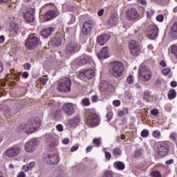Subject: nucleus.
Listing matches in <instances>:
<instances>
[{
  "mask_svg": "<svg viewBox=\"0 0 177 177\" xmlns=\"http://www.w3.org/2000/svg\"><path fill=\"white\" fill-rule=\"evenodd\" d=\"M124 71L125 66L121 61H113L111 63L110 73L114 78H122Z\"/></svg>",
  "mask_w": 177,
  "mask_h": 177,
  "instance_id": "1",
  "label": "nucleus"
},
{
  "mask_svg": "<svg viewBox=\"0 0 177 177\" xmlns=\"http://www.w3.org/2000/svg\"><path fill=\"white\" fill-rule=\"evenodd\" d=\"M168 153H169V142L163 141L156 147L155 157L156 158H163V157L168 156Z\"/></svg>",
  "mask_w": 177,
  "mask_h": 177,
  "instance_id": "2",
  "label": "nucleus"
},
{
  "mask_svg": "<svg viewBox=\"0 0 177 177\" xmlns=\"http://www.w3.org/2000/svg\"><path fill=\"white\" fill-rule=\"evenodd\" d=\"M124 16L129 21H138L142 19V15L138 12L135 8H130L126 10Z\"/></svg>",
  "mask_w": 177,
  "mask_h": 177,
  "instance_id": "3",
  "label": "nucleus"
},
{
  "mask_svg": "<svg viewBox=\"0 0 177 177\" xmlns=\"http://www.w3.org/2000/svg\"><path fill=\"white\" fill-rule=\"evenodd\" d=\"M138 77L144 82H147L149 80H151L153 73L145 65H142L139 68Z\"/></svg>",
  "mask_w": 177,
  "mask_h": 177,
  "instance_id": "4",
  "label": "nucleus"
},
{
  "mask_svg": "<svg viewBox=\"0 0 177 177\" xmlns=\"http://www.w3.org/2000/svg\"><path fill=\"white\" fill-rule=\"evenodd\" d=\"M21 153V147L19 145H15L10 147L3 153V156H6L8 158H13L20 156Z\"/></svg>",
  "mask_w": 177,
  "mask_h": 177,
  "instance_id": "5",
  "label": "nucleus"
},
{
  "mask_svg": "<svg viewBox=\"0 0 177 177\" xmlns=\"http://www.w3.org/2000/svg\"><path fill=\"white\" fill-rule=\"evenodd\" d=\"M41 124H39V122L36 121L35 119L32 118L24 124L23 129L26 133H32L34 129L39 128Z\"/></svg>",
  "mask_w": 177,
  "mask_h": 177,
  "instance_id": "6",
  "label": "nucleus"
},
{
  "mask_svg": "<svg viewBox=\"0 0 177 177\" xmlns=\"http://www.w3.org/2000/svg\"><path fill=\"white\" fill-rule=\"evenodd\" d=\"M59 92L67 93L71 91V80L68 77L62 79V82H59L57 88Z\"/></svg>",
  "mask_w": 177,
  "mask_h": 177,
  "instance_id": "7",
  "label": "nucleus"
},
{
  "mask_svg": "<svg viewBox=\"0 0 177 177\" xmlns=\"http://www.w3.org/2000/svg\"><path fill=\"white\" fill-rule=\"evenodd\" d=\"M0 109L3 111V114L6 115L7 118H9L10 115L13 114H17L20 109L18 108L17 106H14L12 108L10 107V105L2 104L0 106Z\"/></svg>",
  "mask_w": 177,
  "mask_h": 177,
  "instance_id": "8",
  "label": "nucleus"
},
{
  "mask_svg": "<svg viewBox=\"0 0 177 177\" xmlns=\"http://www.w3.org/2000/svg\"><path fill=\"white\" fill-rule=\"evenodd\" d=\"M41 44V40L35 36L34 34L29 35L26 42V46L28 49H35Z\"/></svg>",
  "mask_w": 177,
  "mask_h": 177,
  "instance_id": "9",
  "label": "nucleus"
},
{
  "mask_svg": "<svg viewBox=\"0 0 177 177\" xmlns=\"http://www.w3.org/2000/svg\"><path fill=\"white\" fill-rule=\"evenodd\" d=\"M100 116L97 113H91L86 118V125L93 128L100 125Z\"/></svg>",
  "mask_w": 177,
  "mask_h": 177,
  "instance_id": "10",
  "label": "nucleus"
},
{
  "mask_svg": "<svg viewBox=\"0 0 177 177\" xmlns=\"http://www.w3.org/2000/svg\"><path fill=\"white\" fill-rule=\"evenodd\" d=\"M93 27H95V22L93 20H87L84 22L82 25V35H89L91 32H92V30H93Z\"/></svg>",
  "mask_w": 177,
  "mask_h": 177,
  "instance_id": "11",
  "label": "nucleus"
},
{
  "mask_svg": "<svg viewBox=\"0 0 177 177\" xmlns=\"http://www.w3.org/2000/svg\"><path fill=\"white\" fill-rule=\"evenodd\" d=\"M38 145H39V140L32 138L25 144L24 149L26 153H34Z\"/></svg>",
  "mask_w": 177,
  "mask_h": 177,
  "instance_id": "12",
  "label": "nucleus"
},
{
  "mask_svg": "<svg viewBox=\"0 0 177 177\" xmlns=\"http://www.w3.org/2000/svg\"><path fill=\"white\" fill-rule=\"evenodd\" d=\"M44 161L48 165H55L59 162V156L53 152H50L44 156Z\"/></svg>",
  "mask_w": 177,
  "mask_h": 177,
  "instance_id": "13",
  "label": "nucleus"
},
{
  "mask_svg": "<svg viewBox=\"0 0 177 177\" xmlns=\"http://www.w3.org/2000/svg\"><path fill=\"white\" fill-rule=\"evenodd\" d=\"M129 48L133 56H139L140 54V45L136 40H131L129 43Z\"/></svg>",
  "mask_w": 177,
  "mask_h": 177,
  "instance_id": "14",
  "label": "nucleus"
},
{
  "mask_svg": "<svg viewBox=\"0 0 177 177\" xmlns=\"http://www.w3.org/2000/svg\"><path fill=\"white\" fill-rule=\"evenodd\" d=\"M35 9L32 8H29L28 10L23 12V16L24 20L27 23H34V20H35Z\"/></svg>",
  "mask_w": 177,
  "mask_h": 177,
  "instance_id": "15",
  "label": "nucleus"
},
{
  "mask_svg": "<svg viewBox=\"0 0 177 177\" xmlns=\"http://www.w3.org/2000/svg\"><path fill=\"white\" fill-rule=\"evenodd\" d=\"M158 27L156 25H150L147 29V35L149 39H156L158 37Z\"/></svg>",
  "mask_w": 177,
  "mask_h": 177,
  "instance_id": "16",
  "label": "nucleus"
},
{
  "mask_svg": "<svg viewBox=\"0 0 177 177\" xmlns=\"http://www.w3.org/2000/svg\"><path fill=\"white\" fill-rule=\"evenodd\" d=\"M75 104L71 102L64 103L62 106V110L66 115H73L75 113Z\"/></svg>",
  "mask_w": 177,
  "mask_h": 177,
  "instance_id": "17",
  "label": "nucleus"
},
{
  "mask_svg": "<svg viewBox=\"0 0 177 177\" xmlns=\"http://www.w3.org/2000/svg\"><path fill=\"white\" fill-rule=\"evenodd\" d=\"M80 46L75 41H71V43L66 45L65 48V52L66 55H73V53H75V52H78L80 50Z\"/></svg>",
  "mask_w": 177,
  "mask_h": 177,
  "instance_id": "18",
  "label": "nucleus"
},
{
  "mask_svg": "<svg viewBox=\"0 0 177 177\" xmlns=\"http://www.w3.org/2000/svg\"><path fill=\"white\" fill-rule=\"evenodd\" d=\"M97 57L100 59V60L110 57V53H109V47L108 46L103 47L101 51L97 53Z\"/></svg>",
  "mask_w": 177,
  "mask_h": 177,
  "instance_id": "19",
  "label": "nucleus"
},
{
  "mask_svg": "<svg viewBox=\"0 0 177 177\" xmlns=\"http://www.w3.org/2000/svg\"><path fill=\"white\" fill-rule=\"evenodd\" d=\"M111 36L109 34H102L101 35L97 36V41L99 45L103 46L110 39Z\"/></svg>",
  "mask_w": 177,
  "mask_h": 177,
  "instance_id": "20",
  "label": "nucleus"
},
{
  "mask_svg": "<svg viewBox=\"0 0 177 177\" xmlns=\"http://www.w3.org/2000/svg\"><path fill=\"white\" fill-rule=\"evenodd\" d=\"M79 61L80 62V64H82L83 66L85 64H90V63L93 62V59H92V57L85 54L82 55L80 57Z\"/></svg>",
  "mask_w": 177,
  "mask_h": 177,
  "instance_id": "21",
  "label": "nucleus"
},
{
  "mask_svg": "<svg viewBox=\"0 0 177 177\" xmlns=\"http://www.w3.org/2000/svg\"><path fill=\"white\" fill-rule=\"evenodd\" d=\"M93 69H86L80 73V77H83V78H87L88 80H91L93 78Z\"/></svg>",
  "mask_w": 177,
  "mask_h": 177,
  "instance_id": "22",
  "label": "nucleus"
},
{
  "mask_svg": "<svg viewBox=\"0 0 177 177\" xmlns=\"http://www.w3.org/2000/svg\"><path fill=\"white\" fill-rule=\"evenodd\" d=\"M55 31V28L49 27L47 28H44L41 31V35L43 38H49L52 33Z\"/></svg>",
  "mask_w": 177,
  "mask_h": 177,
  "instance_id": "23",
  "label": "nucleus"
},
{
  "mask_svg": "<svg viewBox=\"0 0 177 177\" xmlns=\"http://www.w3.org/2000/svg\"><path fill=\"white\" fill-rule=\"evenodd\" d=\"M56 15H57V12L56 10H48L44 15V19L46 21H49V20H52L53 17H56Z\"/></svg>",
  "mask_w": 177,
  "mask_h": 177,
  "instance_id": "24",
  "label": "nucleus"
},
{
  "mask_svg": "<svg viewBox=\"0 0 177 177\" xmlns=\"http://www.w3.org/2000/svg\"><path fill=\"white\" fill-rule=\"evenodd\" d=\"M19 76L20 74L13 69H11L10 73L7 74V78L9 80H19Z\"/></svg>",
  "mask_w": 177,
  "mask_h": 177,
  "instance_id": "25",
  "label": "nucleus"
},
{
  "mask_svg": "<svg viewBox=\"0 0 177 177\" xmlns=\"http://www.w3.org/2000/svg\"><path fill=\"white\" fill-rule=\"evenodd\" d=\"M19 24L16 22H11L10 24L9 31L13 34H17L19 32Z\"/></svg>",
  "mask_w": 177,
  "mask_h": 177,
  "instance_id": "26",
  "label": "nucleus"
},
{
  "mask_svg": "<svg viewBox=\"0 0 177 177\" xmlns=\"http://www.w3.org/2000/svg\"><path fill=\"white\" fill-rule=\"evenodd\" d=\"M45 138L47 139V143H50V146H56L57 145V140L50 134H46Z\"/></svg>",
  "mask_w": 177,
  "mask_h": 177,
  "instance_id": "27",
  "label": "nucleus"
},
{
  "mask_svg": "<svg viewBox=\"0 0 177 177\" xmlns=\"http://www.w3.org/2000/svg\"><path fill=\"white\" fill-rule=\"evenodd\" d=\"M80 122H81V118H80V115H76L69 120V124L72 127H77Z\"/></svg>",
  "mask_w": 177,
  "mask_h": 177,
  "instance_id": "28",
  "label": "nucleus"
},
{
  "mask_svg": "<svg viewBox=\"0 0 177 177\" xmlns=\"http://www.w3.org/2000/svg\"><path fill=\"white\" fill-rule=\"evenodd\" d=\"M51 44L55 48L60 46L62 45V38L56 36L51 39Z\"/></svg>",
  "mask_w": 177,
  "mask_h": 177,
  "instance_id": "29",
  "label": "nucleus"
},
{
  "mask_svg": "<svg viewBox=\"0 0 177 177\" xmlns=\"http://www.w3.org/2000/svg\"><path fill=\"white\" fill-rule=\"evenodd\" d=\"M112 155L114 158H120L122 156V150L120 147H116L113 149Z\"/></svg>",
  "mask_w": 177,
  "mask_h": 177,
  "instance_id": "30",
  "label": "nucleus"
},
{
  "mask_svg": "<svg viewBox=\"0 0 177 177\" xmlns=\"http://www.w3.org/2000/svg\"><path fill=\"white\" fill-rule=\"evenodd\" d=\"M113 167L116 169H118V171H122L125 169V164L121 161H116L113 164Z\"/></svg>",
  "mask_w": 177,
  "mask_h": 177,
  "instance_id": "31",
  "label": "nucleus"
},
{
  "mask_svg": "<svg viewBox=\"0 0 177 177\" xmlns=\"http://www.w3.org/2000/svg\"><path fill=\"white\" fill-rule=\"evenodd\" d=\"M169 100H174L176 97V91L174 88H171L167 93Z\"/></svg>",
  "mask_w": 177,
  "mask_h": 177,
  "instance_id": "32",
  "label": "nucleus"
},
{
  "mask_svg": "<svg viewBox=\"0 0 177 177\" xmlns=\"http://www.w3.org/2000/svg\"><path fill=\"white\" fill-rule=\"evenodd\" d=\"M171 32L173 37H174V38H177V23H174L172 25L171 29Z\"/></svg>",
  "mask_w": 177,
  "mask_h": 177,
  "instance_id": "33",
  "label": "nucleus"
},
{
  "mask_svg": "<svg viewBox=\"0 0 177 177\" xmlns=\"http://www.w3.org/2000/svg\"><path fill=\"white\" fill-rule=\"evenodd\" d=\"M128 113H129V110L126 107L124 108L122 111H120L118 113V115L119 117H124V115H125V114H128Z\"/></svg>",
  "mask_w": 177,
  "mask_h": 177,
  "instance_id": "34",
  "label": "nucleus"
},
{
  "mask_svg": "<svg viewBox=\"0 0 177 177\" xmlns=\"http://www.w3.org/2000/svg\"><path fill=\"white\" fill-rule=\"evenodd\" d=\"M152 136L155 139H160V138H161V132H160L158 130H154L152 132Z\"/></svg>",
  "mask_w": 177,
  "mask_h": 177,
  "instance_id": "35",
  "label": "nucleus"
},
{
  "mask_svg": "<svg viewBox=\"0 0 177 177\" xmlns=\"http://www.w3.org/2000/svg\"><path fill=\"white\" fill-rule=\"evenodd\" d=\"M154 10L152 9H148L147 11H146V15L147 19H151V17L154 15Z\"/></svg>",
  "mask_w": 177,
  "mask_h": 177,
  "instance_id": "36",
  "label": "nucleus"
},
{
  "mask_svg": "<svg viewBox=\"0 0 177 177\" xmlns=\"http://www.w3.org/2000/svg\"><path fill=\"white\" fill-rule=\"evenodd\" d=\"M102 177H114V173L110 170H106L104 173V175Z\"/></svg>",
  "mask_w": 177,
  "mask_h": 177,
  "instance_id": "37",
  "label": "nucleus"
},
{
  "mask_svg": "<svg viewBox=\"0 0 177 177\" xmlns=\"http://www.w3.org/2000/svg\"><path fill=\"white\" fill-rule=\"evenodd\" d=\"M142 153L143 149H136L134 152V157H136L138 158V157H140Z\"/></svg>",
  "mask_w": 177,
  "mask_h": 177,
  "instance_id": "38",
  "label": "nucleus"
},
{
  "mask_svg": "<svg viewBox=\"0 0 177 177\" xmlns=\"http://www.w3.org/2000/svg\"><path fill=\"white\" fill-rule=\"evenodd\" d=\"M101 139L100 138H94L93 140V143L97 146V147H99L100 145H102V142H100Z\"/></svg>",
  "mask_w": 177,
  "mask_h": 177,
  "instance_id": "39",
  "label": "nucleus"
},
{
  "mask_svg": "<svg viewBox=\"0 0 177 177\" xmlns=\"http://www.w3.org/2000/svg\"><path fill=\"white\" fill-rule=\"evenodd\" d=\"M152 177H162L161 173L158 171H153L151 172Z\"/></svg>",
  "mask_w": 177,
  "mask_h": 177,
  "instance_id": "40",
  "label": "nucleus"
},
{
  "mask_svg": "<svg viewBox=\"0 0 177 177\" xmlns=\"http://www.w3.org/2000/svg\"><path fill=\"white\" fill-rule=\"evenodd\" d=\"M113 113L111 111H109L106 113V118H107L108 122H109V121H111V120H113Z\"/></svg>",
  "mask_w": 177,
  "mask_h": 177,
  "instance_id": "41",
  "label": "nucleus"
},
{
  "mask_svg": "<svg viewBox=\"0 0 177 177\" xmlns=\"http://www.w3.org/2000/svg\"><path fill=\"white\" fill-rule=\"evenodd\" d=\"M142 97L144 100H148V99H150V93L149 91H145Z\"/></svg>",
  "mask_w": 177,
  "mask_h": 177,
  "instance_id": "42",
  "label": "nucleus"
},
{
  "mask_svg": "<svg viewBox=\"0 0 177 177\" xmlns=\"http://www.w3.org/2000/svg\"><path fill=\"white\" fill-rule=\"evenodd\" d=\"M141 136L142 138H147L149 136V130L147 129H144L141 132Z\"/></svg>",
  "mask_w": 177,
  "mask_h": 177,
  "instance_id": "43",
  "label": "nucleus"
},
{
  "mask_svg": "<svg viewBox=\"0 0 177 177\" xmlns=\"http://www.w3.org/2000/svg\"><path fill=\"white\" fill-rule=\"evenodd\" d=\"M48 77L47 76H43L42 77L40 78V82L43 84L45 85L46 82H48Z\"/></svg>",
  "mask_w": 177,
  "mask_h": 177,
  "instance_id": "44",
  "label": "nucleus"
},
{
  "mask_svg": "<svg viewBox=\"0 0 177 177\" xmlns=\"http://www.w3.org/2000/svg\"><path fill=\"white\" fill-rule=\"evenodd\" d=\"M169 73H171V69L169 68H164L162 71V74H163L164 75H168V74H169Z\"/></svg>",
  "mask_w": 177,
  "mask_h": 177,
  "instance_id": "45",
  "label": "nucleus"
},
{
  "mask_svg": "<svg viewBox=\"0 0 177 177\" xmlns=\"http://www.w3.org/2000/svg\"><path fill=\"white\" fill-rule=\"evenodd\" d=\"M104 153H105V158H106V160H108V161H110L111 158V153L106 150H104Z\"/></svg>",
  "mask_w": 177,
  "mask_h": 177,
  "instance_id": "46",
  "label": "nucleus"
},
{
  "mask_svg": "<svg viewBox=\"0 0 177 177\" xmlns=\"http://www.w3.org/2000/svg\"><path fill=\"white\" fill-rule=\"evenodd\" d=\"M82 103H83L85 106H89V104H91V102L88 98L83 99Z\"/></svg>",
  "mask_w": 177,
  "mask_h": 177,
  "instance_id": "47",
  "label": "nucleus"
},
{
  "mask_svg": "<svg viewBox=\"0 0 177 177\" xmlns=\"http://www.w3.org/2000/svg\"><path fill=\"white\" fill-rule=\"evenodd\" d=\"M80 147V145L78 144H75V145H73L71 148V151H77V150H78Z\"/></svg>",
  "mask_w": 177,
  "mask_h": 177,
  "instance_id": "48",
  "label": "nucleus"
},
{
  "mask_svg": "<svg viewBox=\"0 0 177 177\" xmlns=\"http://www.w3.org/2000/svg\"><path fill=\"white\" fill-rule=\"evenodd\" d=\"M156 20L160 23L164 21V15H160L156 17Z\"/></svg>",
  "mask_w": 177,
  "mask_h": 177,
  "instance_id": "49",
  "label": "nucleus"
},
{
  "mask_svg": "<svg viewBox=\"0 0 177 177\" xmlns=\"http://www.w3.org/2000/svg\"><path fill=\"white\" fill-rule=\"evenodd\" d=\"M151 114L152 115H158V114H160V112H158V109H153L152 111H151Z\"/></svg>",
  "mask_w": 177,
  "mask_h": 177,
  "instance_id": "50",
  "label": "nucleus"
},
{
  "mask_svg": "<svg viewBox=\"0 0 177 177\" xmlns=\"http://www.w3.org/2000/svg\"><path fill=\"white\" fill-rule=\"evenodd\" d=\"M170 139L172 140H176L177 139V134L176 133H171L170 134Z\"/></svg>",
  "mask_w": 177,
  "mask_h": 177,
  "instance_id": "51",
  "label": "nucleus"
},
{
  "mask_svg": "<svg viewBox=\"0 0 177 177\" xmlns=\"http://www.w3.org/2000/svg\"><path fill=\"white\" fill-rule=\"evenodd\" d=\"M127 81L128 84H133V77H132V75L129 76L127 78Z\"/></svg>",
  "mask_w": 177,
  "mask_h": 177,
  "instance_id": "52",
  "label": "nucleus"
},
{
  "mask_svg": "<svg viewBox=\"0 0 177 177\" xmlns=\"http://www.w3.org/2000/svg\"><path fill=\"white\" fill-rule=\"evenodd\" d=\"M34 167H35V162H30L28 165L27 169H32V168H34Z\"/></svg>",
  "mask_w": 177,
  "mask_h": 177,
  "instance_id": "53",
  "label": "nucleus"
},
{
  "mask_svg": "<svg viewBox=\"0 0 177 177\" xmlns=\"http://www.w3.org/2000/svg\"><path fill=\"white\" fill-rule=\"evenodd\" d=\"M24 70H30V68H31V64H29V63H26V64L24 65Z\"/></svg>",
  "mask_w": 177,
  "mask_h": 177,
  "instance_id": "54",
  "label": "nucleus"
},
{
  "mask_svg": "<svg viewBox=\"0 0 177 177\" xmlns=\"http://www.w3.org/2000/svg\"><path fill=\"white\" fill-rule=\"evenodd\" d=\"M99 100V97H97V95H93L91 96V100L93 102V103H96V102H97V100Z\"/></svg>",
  "mask_w": 177,
  "mask_h": 177,
  "instance_id": "55",
  "label": "nucleus"
},
{
  "mask_svg": "<svg viewBox=\"0 0 177 177\" xmlns=\"http://www.w3.org/2000/svg\"><path fill=\"white\" fill-rule=\"evenodd\" d=\"M113 104L114 105L115 107H118L121 104V101L120 100H114L113 102Z\"/></svg>",
  "mask_w": 177,
  "mask_h": 177,
  "instance_id": "56",
  "label": "nucleus"
},
{
  "mask_svg": "<svg viewBox=\"0 0 177 177\" xmlns=\"http://www.w3.org/2000/svg\"><path fill=\"white\" fill-rule=\"evenodd\" d=\"M138 3L142 5V6H146L147 5V1L146 0H138Z\"/></svg>",
  "mask_w": 177,
  "mask_h": 177,
  "instance_id": "57",
  "label": "nucleus"
},
{
  "mask_svg": "<svg viewBox=\"0 0 177 177\" xmlns=\"http://www.w3.org/2000/svg\"><path fill=\"white\" fill-rule=\"evenodd\" d=\"M56 128H57V131H59V132H63V125H62V124H57V126H56Z\"/></svg>",
  "mask_w": 177,
  "mask_h": 177,
  "instance_id": "58",
  "label": "nucleus"
},
{
  "mask_svg": "<svg viewBox=\"0 0 177 177\" xmlns=\"http://www.w3.org/2000/svg\"><path fill=\"white\" fill-rule=\"evenodd\" d=\"M174 162H175V160H174V159H170L169 160H167L165 162L166 165H171V164H174Z\"/></svg>",
  "mask_w": 177,
  "mask_h": 177,
  "instance_id": "59",
  "label": "nucleus"
},
{
  "mask_svg": "<svg viewBox=\"0 0 177 177\" xmlns=\"http://www.w3.org/2000/svg\"><path fill=\"white\" fill-rule=\"evenodd\" d=\"M74 23H75V17H71V20L68 24H74Z\"/></svg>",
  "mask_w": 177,
  "mask_h": 177,
  "instance_id": "60",
  "label": "nucleus"
},
{
  "mask_svg": "<svg viewBox=\"0 0 177 177\" xmlns=\"http://www.w3.org/2000/svg\"><path fill=\"white\" fill-rule=\"evenodd\" d=\"M63 145H68L70 143V140L68 138H65L62 140Z\"/></svg>",
  "mask_w": 177,
  "mask_h": 177,
  "instance_id": "61",
  "label": "nucleus"
},
{
  "mask_svg": "<svg viewBox=\"0 0 177 177\" xmlns=\"http://www.w3.org/2000/svg\"><path fill=\"white\" fill-rule=\"evenodd\" d=\"M160 64L162 67H167V64L165 63V61L164 60H162L160 62Z\"/></svg>",
  "mask_w": 177,
  "mask_h": 177,
  "instance_id": "62",
  "label": "nucleus"
},
{
  "mask_svg": "<svg viewBox=\"0 0 177 177\" xmlns=\"http://www.w3.org/2000/svg\"><path fill=\"white\" fill-rule=\"evenodd\" d=\"M22 77H23L24 78H28V73H27V72H23V73H22Z\"/></svg>",
  "mask_w": 177,
  "mask_h": 177,
  "instance_id": "63",
  "label": "nucleus"
},
{
  "mask_svg": "<svg viewBox=\"0 0 177 177\" xmlns=\"http://www.w3.org/2000/svg\"><path fill=\"white\" fill-rule=\"evenodd\" d=\"M17 177H26V174H24L23 172H20L19 174H18Z\"/></svg>",
  "mask_w": 177,
  "mask_h": 177,
  "instance_id": "64",
  "label": "nucleus"
}]
</instances>
